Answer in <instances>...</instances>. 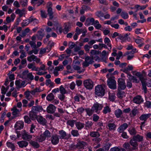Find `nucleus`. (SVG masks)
Returning <instances> with one entry per match:
<instances>
[{"mask_svg":"<svg viewBox=\"0 0 151 151\" xmlns=\"http://www.w3.org/2000/svg\"><path fill=\"white\" fill-rule=\"evenodd\" d=\"M94 57L91 58L90 56H86L85 58V61L82 63V65L83 68L88 66L89 65L92 64L94 63L93 60Z\"/></svg>","mask_w":151,"mask_h":151,"instance_id":"3","label":"nucleus"},{"mask_svg":"<svg viewBox=\"0 0 151 151\" xmlns=\"http://www.w3.org/2000/svg\"><path fill=\"white\" fill-rule=\"evenodd\" d=\"M24 122L22 121H19L16 122L14 126L16 129H20L23 128Z\"/></svg>","mask_w":151,"mask_h":151,"instance_id":"16","label":"nucleus"},{"mask_svg":"<svg viewBox=\"0 0 151 151\" xmlns=\"http://www.w3.org/2000/svg\"><path fill=\"white\" fill-rule=\"evenodd\" d=\"M44 35V33L41 31H38L36 35V36L38 40H41L42 39Z\"/></svg>","mask_w":151,"mask_h":151,"instance_id":"34","label":"nucleus"},{"mask_svg":"<svg viewBox=\"0 0 151 151\" xmlns=\"http://www.w3.org/2000/svg\"><path fill=\"white\" fill-rule=\"evenodd\" d=\"M75 125L77 129L78 130H80L83 128L84 126V124L80 122H76L75 123Z\"/></svg>","mask_w":151,"mask_h":151,"instance_id":"32","label":"nucleus"},{"mask_svg":"<svg viewBox=\"0 0 151 151\" xmlns=\"http://www.w3.org/2000/svg\"><path fill=\"white\" fill-rule=\"evenodd\" d=\"M29 116L31 119L32 120H35L37 117L36 113L31 111L29 113Z\"/></svg>","mask_w":151,"mask_h":151,"instance_id":"33","label":"nucleus"},{"mask_svg":"<svg viewBox=\"0 0 151 151\" xmlns=\"http://www.w3.org/2000/svg\"><path fill=\"white\" fill-rule=\"evenodd\" d=\"M46 137L43 134H41L39 137H37V139L39 142H42L45 139Z\"/></svg>","mask_w":151,"mask_h":151,"instance_id":"51","label":"nucleus"},{"mask_svg":"<svg viewBox=\"0 0 151 151\" xmlns=\"http://www.w3.org/2000/svg\"><path fill=\"white\" fill-rule=\"evenodd\" d=\"M50 51L48 48H41L40 51V54H42L45 53L46 52H49Z\"/></svg>","mask_w":151,"mask_h":151,"instance_id":"53","label":"nucleus"},{"mask_svg":"<svg viewBox=\"0 0 151 151\" xmlns=\"http://www.w3.org/2000/svg\"><path fill=\"white\" fill-rule=\"evenodd\" d=\"M87 145V143L83 141H80L76 145V147L78 149L83 148L84 146Z\"/></svg>","mask_w":151,"mask_h":151,"instance_id":"21","label":"nucleus"},{"mask_svg":"<svg viewBox=\"0 0 151 151\" xmlns=\"http://www.w3.org/2000/svg\"><path fill=\"white\" fill-rule=\"evenodd\" d=\"M93 24L97 29H99L101 27V25L98 20L95 21Z\"/></svg>","mask_w":151,"mask_h":151,"instance_id":"48","label":"nucleus"},{"mask_svg":"<svg viewBox=\"0 0 151 151\" xmlns=\"http://www.w3.org/2000/svg\"><path fill=\"white\" fill-rule=\"evenodd\" d=\"M43 134L46 138L50 137L51 136L50 133L48 130H46L45 131Z\"/></svg>","mask_w":151,"mask_h":151,"instance_id":"57","label":"nucleus"},{"mask_svg":"<svg viewBox=\"0 0 151 151\" xmlns=\"http://www.w3.org/2000/svg\"><path fill=\"white\" fill-rule=\"evenodd\" d=\"M103 107V106L102 104L96 102L93 105L92 108L93 110H94L95 112L98 113L99 112V111L101 110Z\"/></svg>","mask_w":151,"mask_h":151,"instance_id":"8","label":"nucleus"},{"mask_svg":"<svg viewBox=\"0 0 151 151\" xmlns=\"http://www.w3.org/2000/svg\"><path fill=\"white\" fill-rule=\"evenodd\" d=\"M83 83L84 86L88 89H92L93 86V82L90 79L85 80Z\"/></svg>","mask_w":151,"mask_h":151,"instance_id":"4","label":"nucleus"},{"mask_svg":"<svg viewBox=\"0 0 151 151\" xmlns=\"http://www.w3.org/2000/svg\"><path fill=\"white\" fill-rule=\"evenodd\" d=\"M42 109H43L41 106L38 105L33 106L32 108L31 111L37 113L38 112L42 111Z\"/></svg>","mask_w":151,"mask_h":151,"instance_id":"22","label":"nucleus"},{"mask_svg":"<svg viewBox=\"0 0 151 151\" xmlns=\"http://www.w3.org/2000/svg\"><path fill=\"white\" fill-rule=\"evenodd\" d=\"M104 42L105 43L107 44V45L110 47V50L111 49V45L110 42V41L108 37H106L104 40Z\"/></svg>","mask_w":151,"mask_h":151,"instance_id":"54","label":"nucleus"},{"mask_svg":"<svg viewBox=\"0 0 151 151\" xmlns=\"http://www.w3.org/2000/svg\"><path fill=\"white\" fill-rule=\"evenodd\" d=\"M17 144L19 145V147L21 148L26 147L28 144V142L24 140L18 142Z\"/></svg>","mask_w":151,"mask_h":151,"instance_id":"17","label":"nucleus"},{"mask_svg":"<svg viewBox=\"0 0 151 151\" xmlns=\"http://www.w3.org/2000/svg\"><path fill=\"white\" fill-rule=\"evenodd\" d=\"M108 126L109 129L110 130H114L115 129L116 126L114 123H109Z\"/></svg>","mask_w":151,"mask_h":151,"instance_id":"39","label":"nucleus"},{"mask_svg":"<svg viewBox=\"0 0 151 151\" xmlns=\"http://www.w3.org/2000/svg\"><path fill=\"white\" fill-rule=\"evenodd\" d=\"M91 8L88 6L83 5L81 7V9L80 10V13L81 14H83L85 11H86L88 10H91Z\"/></svg>","mask_w":151,"mask_h":151,"instance_id":"18","label":"nucleus"},{"mask_svg":"<svg viewBox=\"0 0 151 151\" xmlns=\"http://www.w3.org/2000/svg\"><path fill=\"white\" fill-rule=\"evenodd\" d=\"M101 139L100 138L93 139L92 141L93 142V145H96L100 144L99 142L101 141Z\"/></svg>","mask_w":151,"mask_h":151,"instance_id":"43","label":"nucleus"},{"mask_svg":"<svg viewBox=\"0 0 151 151\" xmlns=\"http://www.w3.org/2000/svg\"><path fill=\"white\" fill-rule=\"evenodd\" d=\"M129 143L133 147L132 148V150H135L137 148L138 143L133 138L130 140Z\"/></svg>","mask_w":151,"mask_h":151,"instance_id":"14","label":"nucleus"},{"mask_svg":"<svg viewBox=\"0 0 151 151\" xmlns=\"http://www.w3.org/2000/svg\"><path fill=\"white\" fill-rule=\"evenodd\" d=\"M73 68L75 70H77V73L79 74L83 72L85 70V69H83L81 70V68L76 65H73Z\"/></svg>","mask_w":151,"mask_h":151,"instance_id":"25","label":"nucleus"},{"mask_svg":"<svg viewBox=\"0 0 151 151\" xmlns=\"http://www.w3.org/2000/svg\"><path fill=\"white\" fill-rule=\"evenodd\" d=\"M121 89H118V91L117 94L118 97L120 99L122 98L124 94V91H121Z\"/></svg>","mask_w":151,"mask_h":151,"instance_id":"41","label":"nucleus"},{"mask_svg":"<svg viewBox=\"0 0 151 151\" xmlns=\"http://www.w3.org/2000/svg\"><path fill=\"white\" fill-rule=\"evenodd\" d=\"M136 49L135 48L133 49L132 51H127L124 54V56L127 55V59L128 60H130L132 59L134 57V54L136 52Z\"/></svg>","mask_w":151,"mask_h":151,"instance_id":"9","label":"nucleus"},{"mask_svg":"<svg viewBox=\"0 0 151 151\" xmlns=\"http://www.w3.org/2000/svg\"><path fill=\"white\" fill-rule=\"evenodd\" d=\"M25 9H23L22 10H20L18 9L16 10L15 13L16 14H19V17H21L25 14Z\"/></svg>","mask_w":151,"mask_h":151,"instance_id":"28","label":"nucleus"},{"mask_svg":"<svg viewBox=\"0 0 151 151\" xmlns=\"http://www.w3.org/2000/svg\"><path fill=\"white\" fill-rule=\"evenodd\" d=\"M22 138L24 140L29 141L32 138V136L24 131L22 134Z\"/></svg>","mask_w":151,"mask_h":151,"instance_id":"10","label":"nucleus"},{"mask_svg":"<svg viewBox=\"0 0 151 151\" xmlns=\"http://www.w3.org/2000/svg\"><path fill=\"white\" fill-rule=\"evenodd\" d=\"M130 144L127 142L124 143L123 146V147L127 149V151H132V148H130Z\"/></svg>","mask_w":151,"mask_h":151,"instance_id":"38","label":"nucleus"},{"mask_svg":"<svg viewBox=\"0 0 151 151\" xmlns=\"http://www.w3.org/2000/svg\"><path fill=\"white\" fill-rule=\"evenodd\" d=\"M128 127V125L126 123H124L121 125L118 128L119 132V133L123 132Z\"/></svg>","mask_w":151,"mask_h":151,"instance_id":"24","label":"nucleus"},{"mask_svg":"<svg viewBox=\"0 0 151 151\" xmlns=\"http://www.w3.org/2000/svg\"><path fill=\"white\" fill-rule=\"evenodd\" d=\"M92 124L93 123L91 122L88 121L86 122L85 127L86 129H88L91 127Z\"/></svg>","mask_w":151,"mask_h":151,"instance_id":"59","label":"nucleus"},{"mask_svg":"<svg viewBox=\"0 0 151 151\" xmlns=\"http://www.w3.org/2000/svg\"><path fill=\"white\" fill-rule=\"evenodd\" d=\"M106 87L105 85H99L95 87V93L96 95L98 96H103L105 94L104 88Z\"/></svg>","mask_w":151,"mask_h":151,"instance_id":"1","label":"nucleus"},{"mask_svg":"<svg viewBox=\"0 0 151 151\" xmlns=\"http://www.w3.org/2000/svg\"><path fill=\"white\" fill-rule=\"evenodd\" d=\"M90 53L92 55V57H93V55H96L100 53V52L95 50H92L91 51Z\"/></svg>","mask_w":151,"mask_h":151,"instance_id":"56","label":"nucleus"},{"mask_svg":"<svg viewBox=\"0 0 151 151\" xmlns=\"http://www.w3.org/2000/svg\"><path fill=\"white\" fill-rule=\"evenodd\" d=\"M54 95L52 93H50L47 95L46 99L48 101H51L54 99Z\"/></svg>","mask_w":151,"mask_h":151,"instance_id":"42","label":"nucleus"},{"mask_svg":"<svg viewBox=\"0 0 151 151\" xmlns=\"http://www.w3.org/2000/svg\"><path fill=\"white\" fill-rule=\"evenodd\" d=\"M95 22V19L93 18H87L84 24L86 26H88L91 24L93 25Z\"/></svg>","mask_w":151,"mask_h":151,"instance_id":"15","label":"nucleus"},{"mask_svg":"<svg viewBox=\"0 0 151 151\" xmlns=\"http://www.w3.org/2000/svg\"><path fill=\"white\" fill-rule=\"evenodd\" d=\"M90 135L93 137H96L98 138L100 136L99 133L98 132L92 131L90 132Z\"/></svg>","mask_w":151,"mask_h":151,"instance_id":"31","label":"nucleus"},{"mask_svg":"<svg viewBox=\"0 0 151 151\" xmlns=\"http://www.w3.org/2000/svg\"><path fill=\"white\" fill-rule=\"evenodd\" d=\"M59 90L61 94H65L66 93V90L62 85L60 87Z\"/></svg>","mask_w":151,"mask_h":151,"instance_id":"58","label":"nucleus"},{"mask_svg":"<svg viewBox=\"0 0 151 151\" xmlns=\"http://www.w3.org/2000/svg\"><path fill=\"white\" fill-rule=\"evenodd\" d=\"M151 116V114H144L142 115L139 117L141 121H145Z\"/></svg>","mask_w":151,"mask_h":151,"instance_id":"23","label":"nucleus"},{"mask_svg":"<svg viewBox=\"0 0 151 151\" xmlns=\"http://www.w3.org/2000/svg\"><path fill=\"white\" fill-rule=\"evenodd\" d=\"M138 111L136 108H134L132 111L131 113L130 114L131 116H134L138 113Z\"/></svg>","mask_w":151,"mask_h":151,"instance_id":"46","label":"nucleus"},{"mask_svg":"<svg viewBox=\"0 0 151 151\" xmlns=\"http://www.w3.org/2000/svg\"><path fill=\"white\" fill-rule=\"evenodd\" d=\"M65 27L63 29V32L65 34L67 33L69 31L70 28V24L69 22L66 23L64 24Z\"/></svg>","mask_w":151,"mask_h":151,"instance_id":"26","label":"nucleus"},{"mask_svg":"<svg viewBox=\"0 0 151 151\" xmlns=\"http://www.w3.org/2000/svg\"><path fill=\"white\" fill-rule=\"evenodd\" d=\"M59 134L60 135V139H66L68 138L66 132L63 130L59 131Z\"/></svg>","mask_w":151,"mask_h":151,"instance_id":"27","label":"nucleus"},{"mask_svg":"<svg viewBox=\"0 0 151 151\" xmlns=\"http://www.w3.org/2000/svg\"><path fill=\"white\" fill-rule=\"evenodd\" d=\"M121 15L122 17L124 19H127L129 17L128 13L125 12H122L121 13Z\"/></svg>","mask_w":151,"mask_h":151,"instance_id":"50","label":"nucleus"},{"mask_svg":"<svg viewBox=\"0 0 151 151\" xmlns=\"http://www.w3.org/2000/svg\"><path fill=\"white\" fill-rule=\"evenodd\" d=\"M133 101L134 103L140 104L143 102V100L141 96L138 95L134 98Z\"/></svg>","mask_w":151,"mask_h":151,"instance_id":"12","label":"nucleus"},{"mask_svg":"<svg viewBox=\"0 0 151 151\" xmlns=\"http://www.w3.org/2000/svg\"><path fill=\"white\" fill-rule=\"evenodd\" d=\"M111 111V109L108 106H106L104 108L103 111V113L104 114H106L110 113Z\"/></svg>","mask_w":151,"mask_h":151,"instance_id":"45","label":"nucleus"},{"mask_svg":"<svg viewBox=\"0 0 151 151\" xmlns=\"http://www.w3.org/2000/svg\"><path fill=\"white\" fill-rule=\"evenodd\" d=\"M133 138L136 141L139 142L142 141L143 137L142 136H140L139 134L137 135L136 136H134Z\"/></svg>","mask_w":151,"mask_h":151,"instance_id":"35","label":"nucleus"},{"mask_svg":"<svg viewBox=\"0 0 151 151\" xmlns=\"http://www.w3.org/2000/svg\"><path fill=\"white\" fill-rule=\"evenodd\" d=\"M128 131L129 134L132 135H134L137 133L136 129L134 127H131L129 128Z\"/></svg>","mask_w":151,"mask_h":151,"instance_id":"37","label":"nucleus"},{"mask_svg":"<svg viewBox=\"0 0 151 151\" xmlns=\"http://www.w3.org/2000/svg\"><path fill=\"white\" fill-rule=\"evenodd\" d=\"M139 14L140 19H142V20H138L137 21L138 23H143L146 22V19L144 18V16L141 12H140L139 13Z\"/></svg>","mask_w":151,"mask_h":151,"instance_id":"30","label":"nucleus"},{"mask_svg":"<svg viewBox=\"0 0 151 151\" xmlns=\"http://www.w3.org/2000/svg\"><path fill=\"white\" fill-rule=\"evenodd\" d=\"M22 75L23 77L27 79H28L31 81L33 80L34 79V76L32 74V73H29L28 70H25L22 73Z\"/></svg>","mask_w":151,"mask_h":151,"instance_id":"7","label":"nucleus"},{"mask_svg":"<svg viewBox=\"0 0 151 151\" xmlns=\"http://www.w3.org/2000/svg\"><path fill=\"white\" fill-rule=\"evenodd\" d=\"M122 114V111L119 109L116 110L115 111V115L117 118L120 117Z\"/></svg>","mask_w":151,"mask_h":151,"instance_id":"36","label":"nucleus"},{"mask_svg":"<svg viewBox=\"0 0 151 151\" xmlns=\"http://www.w3.org/2000/svg\"><path fill=\"white\" fill-rule=\"evenodd\" d=\"M147 6V4L142 6H140L139 5L137 4L135 6V7L137 9H138L139 8V9L140 10H143L145 9Z\"/></svg>","mask_w":151,"mask_h":151,"instance_id":"49","label":"nucleus"},{"mask_svg":"<svg viewBox=\"0 0 151 151\" xmlns=\"http://www.w3.org/2000/svg\"><path fill=\"white\" fill-rule=\"evenodd\" d=\"M118 89L124 90L126 88L125 81L123 79L120 78L118 79Z\"/></svg>","mask_w":151,"mask_h":151,"instance_id":"6","label":"nucleus"},{"mask_svg":"<svg viewBox=\"0 0 151 151\" xmlns=\"http://www.w3.org/2000/svg\"><path fill=\"white\" fill-rule=\"evenodd\" d=\"M56 108L52 104H50L47 108V111L50 114L53 113L55 111Z\"/></svg>","mask_w":151,"mask_h":151,"instance_id":"13","label":"nucleus"},{"mask_svg":"<svg viewBox=\"0 0 151 151\" xmlns=\"http://www.w3.org/2000/svg\"><path fill=\"white\" fill-rule=\"evenodd\" d=\"M30 145L34 148H38L40 147V145L37 142L35 141L31 140L29 142Z\"/></svg>","mask_w":151,"mask_h":151,"instance_id":"29","label":"nucleus"},{"mask_svg":"<svg viewBox=\"0 0 151 151\" xmlns=\"http://www.w3.org/2000/svg\"><path fill=\"white\" fill-rule=\"evenodd\" d=\"M145 106L147 108H151V102L146 101L145 103Z\"/></svg>","mask_w":151,"mask_h":151,"instance_id":"64","label":"nucleus"},{"mask_svg":"<svg viewBox=\"0 0 151 151\" xmlns=\"http://www.w3.org/2000/svg\"><path fill=\"white\" fill-rule=\"evenodd\" d=\"M132 81L130 80H127V83L126 87L128 88H130L132 87Z\"/></svg>","mask_w":151,"mask_h":151,"instance_id":"52","label":"nucleus"},{"mask_svg":"<svg viewBox=\"0 0 151 151\" xmlns=\"http://www.w3.org/2000/svg\"><path fill=\"white\" fill-rule=\"evenodd\" d=\"M141 82L142 83L143 89L144 90L145 93H147V89L146 88V81H145V79L144 80H141Z\"/></svg>","mask_w":151,"mask_h":151,"instance_id":"44","label":"nucleus"},{"mask_svg":"<svg viewBox=\"0 0 151 151\" xmlns=\"http://www.w3.org/2000/svg\"><path fill=\"white\" fill-rule=\"evenodd\" d=\"M7 146L9 148H10L12 150H14L15 149V147L14 144L10 142H7L6 143Z\"/></svg>","mask_w":151,"mask_h":151,"instance_id":"47","label":"nucleus"},{"mask_svg":"<svg viewBox=\"0 0 151 151\" xmlns=\"http://www.w3.org/2000/svg\"><path fill=\"white\" fill-rule=\"evenodd\" d=\"M83 29H80L79 27H76V32L77 35H78L81 34L83 31Z\"/></svg>","mask_w":151,"mask_h":151,"instance_id":"61","label":"nucleus"},{"mask_svg":"<svg viewBox=\"0 0 151 151\" xmlns=\"http://www.w3.org/2000/svg\"><path fill=\"white\" fill-rule=\"evenodd\" d=\"M29 23L27 19L24 20L21 24L22 26L23 27H25L28 25Z\"/></svg>","mask_w":151,"mask_h":151,"instance_id":"62","label":"nucleus"},{"mask_svg":"<svg viewBox=\"0 0 151 151\" xmlns=\"http://www.w3.org/2000/svg\"><path fill=\"white\" fill-rule=\"evenodd\" d=\"M12 110L13 111V112L12 113L13 115L15 116H17L19 111V110L16 107V106H14L12 109Z\"/></svg>","mask_w":151,"mask_h":151,"instance_id":"40","label":"nucleus"},{"mask_svg":"<svg viewBox=\"0 0 151 151\" xmlns=\"http://www.w3.org/2000/svg\"><path fill=\"white\" fill-rule=\"evenodd\" d=\"M59 141L58 136L56 135H54L51 137V142L52 144L55 145L57 144Z\"/></svg>","mask_w":151,"mask_h":151,"instance_id":"20","label":"nucleus"},{"mask_svg":"<svg viewBox=\"0 0 151 151\" xmlns=\"http://www.w3.org/2000/svg\"><path fill=\"white\" fill-rule=\"evenodd\" d=\"M87 114L89 116L92 115L94 111L93 110L92 108L91 109L89 108H87L86 109Z\"/></svg>","mask_w":151,"mask_h":151,"instance_id":"55","label":"nucleus"},{"mask_svg":"<svg viewBox=\"0 0 151 151\" xmlns=\"http://www.w3.org/2000/svg\"><path fill=\"white\" fill-rule=\"evenodd\" d=\"M37 119L38 122L43 125H45L46 123V120L41 116H38Z\"/></svg>","mask_w":151,"mask_h":151,"instance_id":"19","label":"nucleus"},{"mask_svg":"<svg viewBox=\"0 0 151 151\" xmlns=\"http://www.w3.org/2000/svg\"><path fill=\"white\" fill-rule=\"evenodd\" d=\"M52 4L51 2H49L47 4V14L49 16V19H52L53 18V12L52 8Z\"/></svg>","mask_w":151,"mask_h":151,"instance_id":"5","label":"nucleus"},{"mask_svg":"<svg viewBox=\"0 0 151 151\" xmlns=\"http://www.w3.org/2000/svg\"><path fill=\"white\" fill-rule=\"evenodd\" d=\"M71 134L73 136H78L79 134L78 131L76 130H72L71 132Z\"/></svg>","mask_w":151,"mask_h":151,"instance_id":"60","label":"nucleus"},{"mask_svg":"<svg viewBox=\"0 0 151 151\" xmlns=\"http://www.w3.org/2000/svg\"><path fill=\"white\" fill-rule=\"evenodd\" d=\"M107 85L111 89H115L116 88V82L114 77L109 78L107 81Z\"/></svg>","mask_w":151,"mask_h":151,"instance_id":"2","label":"nucleus"},{"mask_svg":"<svg viewBox=\"0 0 151 151\" xmlns=\"http://www.w3.org/2000/svg\"><path fill=\"white\" fill-rule=\"evenodd\" d=\"M27 60L29 62H32V60L35 61L37 63H38L40 61V59L37 58V56L33 55H32L28 57L27 58Z\"/></svg>","mask_w":151,"mask_h":151,"instance_id":"11","label":"nucleus"},{"mask_svg":"<svg viewBox=\"0 0 151 151\" xmlns=\"http://www.w3.org/2000/svg\"><path fill=\"white\" fill-rule=\"evenodd\" d=\"M96 15L98 17L101 18L104 16V14L101 11H99L96 13Z\"/></svg>","mask_w":151,"mask_h":151,"instance_id":"63","label":"nucleus"}]
</instances>
